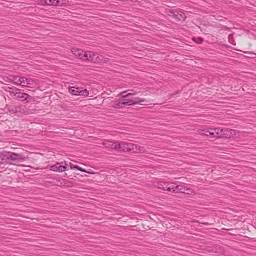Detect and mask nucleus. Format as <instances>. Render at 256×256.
Masks as SVG:
<instances>
[{
    "label": "nucleus",
    "instance_id": "obj_1",
    "mask_svg": "<svg viewBox=\"0 0 256 256\" xmlns=\"http://www.w3.org/2000/svg\"><path fill=\"white\" fill-rule=\"evenodd\" d=\"M6 91L9 92L11 97H14L18 100H20L24 103H28L32 99V97L28 94L21 92L20 89L13 87H8Z\"/></svg>",
    "mask_w": 256,
    "mask_h": 256
},
{
    "label": "nucleus",
    "instance_id": "obj_2",
    "mask_svg": "<svg viewBox=\"0 0 256 256\" xmlns=\"http://www.w3.org/2000/svg\"><path fill=\"white\" fill-rule=\"evenodd\" d=\"M134 148H136V144L124 142L119 143L117 147V148H118V151L132 153L134 151Z\"/></svg>",
    "mask_w": 256,
    "mask_h": 256
},
{
    "label": "nucleus",
    "instance_id": "obj_3",
    "mask_svg": "<svg viewBox=\"0 0 256 256\" xmlns=\"http://www.w3.org/2000/svg\"><path fill=\"white\" fill-rule=\"evenodd\" d=\"M174 184L164 182H160L158 183V188L165 191H168L170 192H173Z\"/></svg>",
    "mask_w": 256,
    "mask_h": 256
},
{
    "label": "nucleus",
    "instance_id": "obj_4",
    "mask_svg": "<svg viewBox=\"0 0 256 256\" xmlns=\"http://www.w3.org/2000/svg\"><path fill=\"white\" fill-rule=\"evenodd\" d=\"M62 164L63 163H57L50 167V170L59 172H65L67 170V164H65V165L63 166Z\"/></svg>",
    "mask_w": 256,
    "mask_h": 256
},
{
    "label": "nucleus",
    "instance_id": "obj_5",
    "mask_svg": "<svg viewBox=\"0 0 256 256\" xmlns=\"http://www.w3.org/2000/svg\"><path fill=\"white\" fill-rule=\"evenodd\" d=\"M97 54H98L88 51L85 52V56H84V57L86 58V61L88 60L91 62L96 64Z\"/></svg>",
    "mask_w": 256,
    "mask_h": 256
},
{
    "label": "nucleus",
    "instance_id": "obj_6",
    "mask_svg": "<svg viewBox=\"0 0 256 256\" xmlns=\"http://www.w3.org/2000/svg\"><path fill=\"white\" fill-rule=\"evenodd\" d=\"M26 158L21 154H16L11 152V162L18 161L23 162L26 160Z\"/></svg>",
    "mask_w": 256,
    "mask_h": 256
},
{
    "label": "nucleus",
    "instance_id": "obj_7",
    "mask_svg": "<svg viewBox=\"0 0 256 256\" xmlns=\"http://www.w3.org/2000/svg\"><path fill=\"white\" fill-rule=\"evenodd\" d=\"M179 192L182 193H186V192L188 194H189L190 192H192V190L190 188L184 187L182 185L177 186H174V185L172 193H178Z\"/></svg>",
    "mask_w": 256,
    "mask_h": 256
},
{
    "label": "nucleus",
    "instance_id": "obj_8",
    "mask_svg": "<svg viewBox=\"0 0 256 256\" xmlns=\"http://www.w3.org/2000/svg\"><path fill=\"white\" fill-rule=\"evenodd\" d=\"M72 52L77 58L84 61H86L85 53L84 54V52L82 50H79L76 48H72Z\"/></svg>",
    "mask_w": 256,
    "mask_h": 256
},
{
    "label": "nucleus",
    "instance_id": "obj_9",
    "mask_svg": "<svg viewBox=\"0 0 256 256\" xmlns=\"http://www.w3.org/2000/svg\"><path fill=\"white\" fill-rule=\"evenodd\" d=\"M0 159L6 162H11V152L4 151L0 152Z\"/></svg>",
    "mask_w": 256,
    "mask_h": 256
},
{
    "label": "nucleus",
    "instance_id": "obj_10",
    "mask_svg": "<svg viewBox=\"0 0 256 256\" xmlns=\"http://www.w3.org/2000/svg\"><path fill=\"white\" fill-rule=\"evenodd\" d=\"M104 146L108 148H111L116 150H118V148H117L118 145L119 144L118 142H113L110 141H106L103 143Z\"/></svg>",
    "mask_w": 256,
    "mask_h": 256
},
{
    "label": "nucleus",
    "instance_id": "obj_11",
    "mask_svg": "<svg viewBox=\"0 0 256 256\" xmlns=\"http://www.w3.org/2000/svg\"><path fill=\"white\" fill-rule=\"evenodd\" d=\"M126 106H128V100L124 101L116 100L114 102L113 107L115 108H122Z\"/></svg>",
    "mask_w": 256,
    "mask_h": 256
},
{
    "label": "nucleus",
    "instance_id": "obj_12",
    "mask_svg": "<svg viewBox=\"0 0 256 256\" xmlns=\"http://www.w3.org/2000/svg\"><path fill=\"white\" fill-rule=\"evenodd\" d=\"M235 132L234 130L228 129L227 128H222V138H230Z\"/></svg>",
    "mask_w": 256,
    "mask_h": 256
},
{
    "label": "nucleus",
    "instance_id": "obj_13",
    "mask_svg": "<svg viewBox=\"0 0 256 256\" xmlns=\"http://www.w3.org/2000/svg\"><path fill=\"white\" fill-rule=\"evenodd\" d=\"M147 100L145 99H142L140 98H135L132 100H128V106H132L134 104H138L142 102H146Z\"/></svg>",
    "mask_w": 256,
    "mask_h": 256
},
{
    "label": "nucleus",
    "instance_id": "obj_14",
    "mask_svg": "<svg viewBox=\"0 0 256 256\" xmlns=\"http://www.w3.org/2000/svg\"><path fill=\"white\" fill-rule=\"evenodd\" d=\"M186 16L185 14L184 13L182 12H176V18L174 20L176 22H184L186 20Z\"/></svg>",
    "mask_w": 256,
    "mask_h": 256
},
{
    "label": "nucleus",
    "instance_id": "obj_15",
    "mask_svg": "<svg viewBox=\"0 0 256 256\" xmlns=\"http://www.w3.org/2000/svg\"><path fill=\"white\" fill-rule=\"evenodd\" d=\"M56 0H40V4L42 6H56Z\"/></svg>",
    "mask_w": 256,
    "mask_h": 256
},
{
    "label": "nucleus",
    "instance_id": "obj_16",
    "mask_svg": "<svg viewBox=\"0 0 256 256\" xmlns=\"http://www.w3.org/2000/svg\"><path fill=\"white\" fill-rule=\"evenodd\" d=\"M22 76H10V80L15 85L20 86L22 84L21 78Z\"/></svg>",
    "mask_w": 256,
    "mask_h": 256
},
{
    "label": "nucleus",
    "instance_id": "obj_17",
    "mask_svg": "<svg viewBox=\"0 0 256 256\" xmlns=\"http://www.w3.org/2000/svg\"><path fill=\"white\" fill-rule=\"evenodd\" d=\"M212 138H222V129L216 128L212 130Z\"/></svg>",
    "mask_w": 256,
    "mask_h": 256
},
{
    "label": "nucleus",
    "instance_id": "obj_18",
    "mask_svg": "<svg viewBox=\"0 0 256 256\" xmlns=\"http://www.w3.org/2000/svg\"><path fill=\"white\" fill-rule=\"evenodd\" d=\"M6 107L8 110L13 114H17L22 109L21 106H7Z\"/></svg>",
    "mask_w": 256,
    "mask_h": 256
},
{
    "label": "nucleus",
    "instance_id": "obj_19",
    "mask_svg": "<svg viewBox=\"0 0 256 256\" xmlns=\"http://www.w3.org/2000/svg\"><path fill=\"white\" fill-rule=\"evenodd\" d=\"M137 92H135L134 90H130L128 91H124L120 93V95L122 96L123 98H126L130 96H134Z\"/></svg>",
    "mask_w": 256,
    "mask_h": 256
},
{
    "label": "nucleus",
    "instance_id": "obj_20",
    "mask_svg": "<svg viewBox=\"0 0 256 256\" xmlns=\"http://www.w3.org/2000/svg\"><path fill=\"white\" fill-rule=\"evenodd\" d=\"M70 4V2L67 0H56V6H66Z\"/></svg>",
    "mask_w": 256,
    "mask_h": 256
},
{
    "label": "nucleus",
    "instance_id": "obj_21",
    "mask_svg": "<svg viewBox=\"0 0 256 256\" xmlns=\"http://www.w3.org/2000/svg\"><path fill=\"white\" fill-rule=\"evenodd\" d=\"M96 59V63H106L108 60V58H104L103 56L98 54Z\"/></svg>",
    "mask_w": 256,
    "mask_h": 256
},
{
    "label": "nucleus",
    "instance_id": "obj_22",
    "mask_svg": "<svg viewBox=\"0 0 256 256\" xmlns=\"http://www.w3.org/2000/svg\"><path fill=\"white\" fill-rule=\"evenodd\" d=\"M134 153L138 154V153H147L148 152V150H147L145 148L143 147H141L140 146H138L136 145V148H134Z\"/></svg>",
    "mask_w": 256,
    "mask_h": 256
},
{
    "label": "nucleus",
    "instance_id": "obj_23",
    "mask_svg": "<svg viewBox=\"0 0 256 256\" xmlns=\"http://www.w3.org/2000/svg\"><path fill=\"white\" fill-rule=\"evenodd\" d=\"M80 88H76L74 87H72L69 88L70 92L74 96H80Z\"/></svg>",
    "mask_w": 256,
    "mask_h": 256
},
{
    "label": "nucleus",
    "instance_id": "obj_24",
    "mask_svg": "<svg viewBox=\"0 0 256 256\" xmlns=\"http://www.w3.org/2000/svg\"><path fill=\"white\" fill-rule=\"evenodd\" d=\"M36 86V82L30 78H28V82L26 88H34Z\"/></svg>",
    "mask_w": 256,
    "mask_h": 256
},
{
    "label": "nucleus",
    "instance_id": "obj_25",
    "mask_svg": "<svg viewBox=\"0 0 256 256\" xmlns=\"http://www.w3.org/2000/svg\"><path fill=\"white\" fill-rule=\"evenodd\" d=\"M64 187L72 188L74 184L72 182L67 180H64V183L63 184Z\"/></svg>",
    "mask_w": 256,
    "mask_h": 256
},
{
    "label": "nucleus",
    "instance_id": "obj_26",
    "mask_svg": "<svg viewBox=\"0 0 256 256\" xmlns=\"http://www.w3.org/2000/svg\"><path fill=\"white\" fill-rule=\"evenodd\" d=\"M22 109L24 110H26L25 114H26V115L32 114H34L35 112L36 111V110H29V109L27 108L24 106H23Z\"/></svg>",
    "mask_w": 256,
    "mask_h": 256
},
{
    "label": "nucleus",
    "instance_id": "obj_27",
    "mask_svg": "<svg viewBox=\"0 0 256 256\" xmlns=\"http://www.w3.org/2000/svg\"><path fill=\"white\" fill-rule=\"evenodd\" d=\"M22 84L20 86H22L23 87H26L28 82V78L26 77L22 76L21 78Z\"/></svg>",
    "mask_w": 256,
    "mask_h": 256
},
{
    "label": "nucleus",
    "instance_id": "obj_28",
    "mask_svg": "<svg viewBox=\"0 0 256 256\" xmlns=\"http://www.w3.org/2000/svg\"><path fill=\"white\" fill-rule=\"evenodd\" d=\"M89 95V92L86 90H80V96H88Z\"/></svg>",
    "mask_w": 256,
    "mask_h": 256
},
{
    "label": "nucleus",
    "instance_id": "obj_29",
    "mask_svg": "<svg viewBox=\"0 0 256 256\" xmlns=\"http://www.w3.org/2000/svg\"><path fill=\"white\" fill-rule=\"evenodd\" d=\"M168 14L170 16L174 18H175L176 16V12L170 10L168 12Z\"/></svg>",
    "mask_w": 256,
    "mask_h": 256
},
{
    "label": "nucleus",
    "instance_id": "obj_30",
    "mask_svg": "<svg viewBox=\"0 0 256 256\" xmlns=\"http://www.w3.org/2000/svg\"><path fill=\"white\" fill-rule=\"evenodd\" d=\"M64 180L65 179H61L59 180H58V183L57 184V186H64L63 184L64 183Z\"/></svg>",
    "mask_w": 256,
    "mask_h": 256
},
{
    "label": "nucleus",
    "instance_id": "obj_31",
    "mask_svg": "<svg viewBox=\"0 0 256 256\" xmlns=\"http://www.w3.org/2000/svg\"><path fill=\"white\" fill-rule=\"evenodd\" d=\"M207 131H208V130H200V132H199L202 135L209 136L207 134V132H208Z\"/></svg>",
    "mask_w": 256,
    "mask_h": 256
},
{
    "label": "nucleus",
    "instance_id": "obj_32",
    "mask_svg": "<svg viewBox=\"0 0 256 256\" xmlns=\"http://www.w3.org/2000/svg\"><path fill=\"white\" fill-rule=\"evenodd\" d=\"M212 129H210V130H208V131H207V134L209 135V136H209V137H212Z\"/></svg>",
    "mask_w": 256,
    "mask_h": 256
},
{
    "label": "nucleus",
    "instance_id": "obj_33",
    "mask_svg": "<svg viewBox=\"0 0 256 256\" xmlns=\"http://www.w3.org/2000/svg\"><path fill=\"white\" fill-rule=\"evenodd\" d=\"M76 166V165H74V164H73L72 163L70 164V169H72V170L75 169Z\"/></svg>",
    "mask_w": 256,
    "mask_h": 256
},
{
    "label": "nucleus",
    "instance_id": "obj_34",
    "mask_svg": "<svg viewBox=\"0 0 256 256\" xmlns=\"http://www.w3.org/2000/svg\"><path fill=\"white\" fill-rule=\"evenodd\" d=\"M204 38H198V42L199 44H202L204 42Z\"/></svg>",
    "mask_w": 256,
    "mask_h": 256
},
{
    "label": "nucleus",
    "instance_id": "obj_35",
    "mask_svg": "<svg viewBox=\"0 0 256 256\" xmlns=\"http://www.w3.org/2000/svg\"><path fill=\"white\" fill-rule=\"evenodd\" d=\"M23 106H21V110H20L18 111V112H20L21 114H25V113H26V110H24L23 109Z\"/></svg>",
    "mask_w": 256,
    "mask_h": 256
},
{
    "label": "nucleus",
    "instance_id": "obj_36",
    "mask_svg": "<svg viewBox=\"0 0 256 256\" xmlns=\"http://www.w3.org/2000/svg\"><path fill=\"white\" fill-rule=\"evenodd\" d=\"M78 170H80V172H87L86 170L83 169L82 168L80 167V168H78ZM88 173L90 174L89 172H88Z\"/></svg>",
    "mask_w": 256,
    "mask_h": 256
},
{
    "label": "nucleus",
    "instance_id": "obj_37",
    "mask_svg": "<svg viewBox=\"0 0 256 256\" xmlns=\"http://www.w3.org/2000/svg\"><path fill=\"white\" fill-rule=\"evenodd\" d=\"M244 53H245V54H251V55H256V54H254V52H244Z\"/></svg>",
    "mask_w": 256,
    "mask_h": 256
},
{
    "label": "nucleus",
    "instance_id": "obj_38",
    "mask_svg": "<svg viewBox=\"0 0 256 256\" xmlns=\"http://www.w3.org/2000/svg\"><path fill=\"white\" fill-rule=\"evenodd\" d=\"M233 38V35L232 34H230L229 36H228V39H229V40L230 41L231 39H232Z\"/></svg>",
    "mask_w": 256,
    "mask_h": 256
},
{
    "label": "nucleus",
    "instance_id": "obj_39",
    "mask_svg": "<svg viewBox=\"0 0 256 256\" xmlns=\"http://www.w3.org/2000/svg\"><path fill=\"white\" fill-rule=\"evenodd\" d=\"M202 224H204V225H206V226L209 225V224L208 223H206V222H204V223H202Z\"/></svg>",
    "mask_w": 256,
    "mask_h": 256
},
{
    "label": "nucleus",
    "instance_id": "obj_40",
    "mask_svg": "<svg viewBox=\"0 0 256 256\" xmlns=\"http://www.w3.org/2000/svg\"><path fill=\"white\" fill-rule=\"evenodd\" d=\"M80 168V167H79L78 166H76V167L75 169H76V170H78V168Z\"/></svg>",
    "mask_w": 256,
    "mask_h": 256
},
{
    "label": "nucleus",
    "instance_id": "obj_41",
    "mask_svg": "<svg viewBox=\"0 0 256 256\" xmlns=\"http://www.w3.org/2000/svg\"><path fill=\"white\" fill-rule=\"evenodd\" d=\"M126 1L134 2V1H136V0H126Z\"/></svg>",
    "mask_w": 256,
    "mask_h": 256
},
{
    "label": "nucleus",
    "instance_id": "obj_42",
    "mask_svg": "<svg viewBox=\"0 0 256 256\" xmlns=\"http://www.w3.org/2000/svg\"><path fill=\"white\" fill-rule=\"evenodd\" d=\"M144 106H147L148 104H144Z\"/></svg>",
    "mask_w": 256,
    "mask_h": 256
}]
</instances>
